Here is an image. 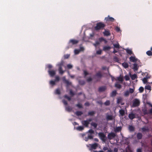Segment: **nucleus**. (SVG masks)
<instances>
[{"instance_id": "58", "label": "nucleus", "mask_w": 152, "mask_h": 152, "mask_svg": "<svg viewBox=\"0 0 152 152\" xmlns=\"http://www.w3.org/2000/svg\"><path fill=\"white\" fill-rule=\"evenodd\" d=\"M76 106L80 108H81L82 107V105L80 104H77Z\"/></svg>"}, {"instance_id": "23", "label": "nucleus", "mask_w": 152, "mask_h": 152, "mask_svg": "<svg viewBox=\"0 0 152 152\" xmlns=\"http://www.w3.org/2000/svg\"><path fill=\"white\" fill-rule=\"evenodd\" d=\"M84 127L83 126H79L76 128V129L79 131H82L84 129Z\"/></svg>"}, {"instance_id": "13", "label": "nucleus", "mask_w": 152, "mask_h": 152, "mask_svg": "<svg viewBox=\"0 0 152 152\" xmlns=\"http://www.w3.org/2000/svg\"><path fill=\"white\" fill-rule=\"evenodd\" d=\"M111 48V47L109 46H106L103 47V50L106 51L107 50H110Z\"/></svg>"}, {"instance_id": "39", "label": "nucleus", "mask_w": 152, "mask_h": 152, "mask_svg": "<svg viewBox=\"0 0 152 152\" xmlns=\"http://www.w3.org/2000/svg\"><path fill=\"white\" fill-rule=\"evenodd\" d=\"M146 54L148 56H152V52L150 50H149L146 52Z\"/></svg>"}, {"instance_id": "16", "label": "nucleus", "mask_w": 152, "mask_h": 152, "mask_svg": "<svg viewBox=\"0 0 152 152\" xmlns=\"http://www.w3.org/2000/svg\"><path fill=\"white\" fill-rule=\"evenodd\" d=\"M129 118L131 119H133L135 117V114L133 113H130L129 114Z\"/></svg>"}, {"instance_id": "19", "label": "nucleus", "mask_w": 152, "mask_h": 152, "mask_svg": "<svg viewBox=\"0 0 152 152\" xmlns=\"http://www.w3.org/2000/svg\"><path fill=\"white\" fill-rule=\"evenodd\" d=\"M106 89L105 87H100L99 89V91L100 92H102L104 91Z\"/></svg>"}, {"instance_id": "54", "label": "nucleus", "mask_w": 152, "mask_h": 152, "mask_svg": "<svg viewBox=\"0 0 152 152\" xmlns=\"http://www.w3.org/2000/svg\"><path fill=\"white\" fill-rule=\"evenodd\" d=\"M64 97L68 99V100L69 101L71 99V98L70 97L68 96L67 95H65L64 96Z\"/></svg>"}, {"instance_id": "30", "label": "nucleus", "mask_w": 152, "mask_h": 152, "mask_svg": "<svg viewBox=\"0 0 152 152\" xmlns=\"http://www.w3.org/2000/svg\"><path fill=\"white\" fill-rule=\"evenodd\" d=\"M117 93L116 91H113L111 94V96H113L116 95Z\"/></svg>"}, {"instance_id": "10", "label": "nucleus", "mask_w": 152, "mask_h": 152, "mask_svg": "<svg viewBox=\"0 0 152 152\" xmlns=\"http://www.w3.org/2000/svg\"><path fill=\"white\" fill-rule=\"evenodd\" d=\"M84 50V48L83 47H80V49L77 50L75 49L74 50V53L75 54H78L80 51L83 50Z\"/></svg>"}, {"instance_id": "29", "label": "nucleus", "mask_w": 152, "mask_h": 152, "mask_svg": "<svg viewBox=\"0 0 152 152\" xmlns=\"http://www.w3.org/2000/svg\"><path fill=\"white\" fill-rule=\"evenodd\" d=\"M115 86L118 88H121V85L119 84L118 82H117L115 84Z\"/></svg>"}, {"instance_id": "52", "label": "nucleus", "mask_w": 152, "mask_h": 152, "mask_svg": "<svg viewBox=\"0 0 152 152\" xmlns=\"http://www.w3.org/2000/svg\"><path fill=\"white\" fill-rule=\"evenodd\" d=\"M67 67L68 69H70L72 67V65L70 64H68L67 65Z\"/></svg>"}, {"instance_id": "33", "label": "nucleus", "mask_w": 152, "mask_h": 152, "mask_svg": "<svg viewBox=\"0 0 152 152\" xmlns=\"http://www.w3.org/2000/svg\"><path fill=\"white\" fill-rule=\"evenodd\" d=\"M91 125L94 126L95 128H96L97 127V124L95 123L94 122H92L91 124Z\"/></svg>"}, {"instance_id": "7", "label": "nucleus", "mask_w": 152, "mask_h": 152, "mask_svg": "<svg viewBox=\"0 0 152 152\" xmlns=\"http://www.w3.org/2000/svg\"><path fill=\"white\" fill-rule=\"evenodd\" d=\"M116 136V134L114 133H109L107 136L109 140H111L114 138Z\"/></svg>"}, {"instance_id": "59", "label": "nucleus", "mask_w": 152, "mask_h": 152, "mask_svg": "<svg viewBox=\"0 0 152 152\" xmlns=\"http://www.w3.org/2000/svg\"><path fill=\"white\" fill-rule=\"evenodd\" d=\"M88 138L89 139H91L93 138V136L91 135H88Z\"/></svg>"}, {"instance_id": "31", "label": "nucleus", "mask_w": 152, "mask_h": 152, "mask_svg": "<svg viewBox=\"0 0 152 152\" xmlns=\"http://www.w3.org/2000/svg\"><path fill=\"white\" fill-rule=\"evenodd\" d=\"M75 114L79 116L82 115V114H83V113L81 111H78L75 113Z\"/></svg>"}, {"instance_id": "35", "label": "nucleus", "mask_w": 152, "mask_h": 152, "mask_svg": "<svg viewBox=\"0 0 152 152\" xmlns=\"http://www.w3.org/2000/svg\"><path fill=\"white\" fill-rule=\"evenodd\" d=\"M122 100V99L120 97L118 98L117 100V102L118 104H120Z\"/></svg>"}, {"instance_id": "51", "label": "nucleus", "mask_w": 152, "mask_h": 152, "mask_svg": "<svg viewBox=\"0 0 152 152\" xmlns=\"http://www.w3.org/2000/svg\"><path fill=\"white\" fill-rule=\"evenodd\" d=\"M55 94H60V91L59 89H56L55 92Z\"/></svg>"}, {"instance_id": "56", "label": "nucleus", "mask_w": 152, "mask_h": 152, "mask_svg": "<svg viewBox=\"0 0 152 152\" xmlns=\"http://www.w3.org/2000/svg\"><path fill=\"white\" fill-rule=\"evenodd\" d=\"M69 54H66L64 55V57L65 58H69Z\"/></svg>"}, {"instance_id": "20", "label": "nucleus", "mask_w": 152, "mask_h": 152, "mask_svg": "<svg viewBox=\"0 0 152 152\" xmlns=\"http://www.w3.org/2000/svg\"><path fill=\"white\" fill-rule=\"evenodd\" d=\"M106 118L107 120L108 121L113 120V117L112 115H107Z\"/></svg>"}, {"instance_id": "34", "label": "nucleus", "mask_w": 152, "mask_h": 152, "mask_svg": "<svg viewBox=\"0 0 152 152\" xmlns=\"http://www.w3.org/2000/svg\"><path fill=\"white\" fill-rule=\"evenodd\" d=\"M56 82L55 81V80L53 81V80H51L50 82V85L52 86H53L56 83Z\"/></svg>"}, {"instance_id": "41", "label": "nucleus", "mask_w": 152, "mask_h": 152, "mask_svg": "<svg viewBox=\"0 0 152 152\" xmlns=\"http://www.w3.org/2000/svg\"><path fill=\"white\" fill-rule=\"evenodd\" d=\"M72 108L69 107H66V110L69 112H70L72 110Z\"/></svg>"}, {"instance_id": "17", "label": "nucleus", "mask_w": 152, "mask_h": 152, "mask_svg": "<svg viewBox=\"0 0 152 152\" xmlns=\"http://www.w3.org/2000/svg\"><path fill=\"white\" fill-rule=\"evenodd\" d=\"M116 80H118L121 83H122L123 81V78L122 77L119 76V77H117L116 78Z\"/></svg>"}, {"instance_id": "9", "label": "nucleus", "mask_w": 152, "mask_h": 152, "mask_svg": "<svg viewBox=\"0 0 152 152\" xmlns=\"http://www.w3.org/2000/svg\"><path fill=\"white\" fill-rule=\"evenodd\" d=\"M103 39V38H101L99 39V41H96L95 43L93 44V45L95 47H96L97 45H99L100 43V42Z\"/></svg>"}, {"instance_id": "12", "label": "nucleus", "mask_w": 152, "mask_h": 152, "mask_svg": "<svg viewBox=\"0 0 152 152\" xmlns=\"http://www.w3.org/2000/svg\"><path fill=\"white\" fill-rule=\"evenodd\" d=\"M130 61H131L135 62L137 61V59L134 56H131L129 58Z\"/></svg>"}, {"instance_id": "18", "label": "nucleus", "mask_w": 152, "mask_h": 152, "mask_svg": "<svg viewBox=\"0 0 152 152\" xmlns=\"http://www.w3.org/2000/svg\"><path fill=\"white\" fill-rule=\"evenodd\" d=\"M130 77L132 80H134L137 78V75L136 74H134L133 75H131V74H130Z\"/></svg>"}, {"instance_id": "63", "label": "nucleus", "mask_w": 152, "mask_h": 152, "mask_svg": "<svg viewBox=\"0 0 152 152\" xmlns=\"http://www.w3.org/2000/svg\"><path fill=\"white\" fill-rule=\"evenodd\" d=\"M70 94L71 95H74V93L71 90H70Z\"/></svg>"}, {"instance_id": "4", "label": "nucleus", "mask_w": 152, "mask_h": 152, "mask_svg": "<svg viewBox=\"0 0 152 152\" xmlns=\"http://www.w3.org/2000/svg\"><path fill=\"white\" fill-rule=\"evenodd\" d=\"M63 62L62 61L60 63L58 64V66L59 67V73L61 74H63L64 72V71H63L62 69V66H63Z\"/></svg>"}, {"instance_id": "15", "label": "nucleus", "mask_w": 152, "mask_h": 152, "mask_svg": "<svg viewBox=\"0 0 152 152\" xmlns=\"http://www.w3.org/2000/svg\"><path fill=\"white\" fill-rule=\"evenodd\" d=\"M78 41L74 39H71L69 41V43H72L73 45L77 43Z\"/></svg>"}, {"instance_id": "3", "label": "nucleus", "mask_w": 152, "mask_h": 152, "mask_svg": "<svg viewBox=\"0 0 152 152\" xmlns=\"http://www.w3.org/2000/svg\"><path fill=\"white\" fill-rule=\"evenodd\" d=\"M100 139L103 142H105L106 140V138L105 135L104 133L102 132H100L98 133Z\"/></svg>"}, {"instance_id": "6", "label": "nucleus", "mask_w": 152, "mask_h": 152, "mask_svg": "<svg viewBox=\"0 0 152 152\" xmlns=\"http://www.w3.org/2000/svg\"><path fill=\"white\" fill-rule=\"evenodd\" d=\"M91 119H88L86 121H81L82 124L85 126L87 127L89 123V122L91 121Z\"/></svg>"}, {"instance_id": "24", "label": "nucleus", "mask_w": 152, "mask_h": 152, "mask_svg": "<svg viewBox=\"0 0 152 152\" xmlns=\"http://www.w3.org/2000/svg\"><path fill=\"white\" fill-rule=\"evenodd\" d=\"M142 137V134L141 133H138L137 135V139H141Z\"/></svg>"}, {"instance_id": "45", "label": "nucleus", "mask_w": 152, "mask_h": 152, "mask_svg": "<svg viewBox=\"0 0 152 152\" xmlns=\"http://www.w3.org/2000/svg\"><path fill=\"white\" fill-rule=\"evenodd\" d=\"M134 88H130L129 89V93L132 94L134 92Z\"/></svg>"}, {"instance_id": "5", "label": "nucleus", "mask_w": 152, "mask_h": 152, "mask_svg": "<svg viewBox=\"0 0 152 152\" xmlns=\"http://www.w3.org/2000/svg\"><path fill=\"white\" fill-rule=\"evenodd\" d=\"M140 104V101L138 99H135L133 102V107H137Z\"/></svg>"}, {"instance_id": "47", "label": "nucleus", "mask_w": 152, "mask_h": 152, "mask_svg": "<svg viewBox=\"0 0 152 152\" xmlns=\"http://www.w3.org/2000/svg\"><path fill=\"white\" fill-rule=\"evenodd\" d=\"M125 80L126 81L129 80L130 79V78H129V76L127 75H126L125 76Z\"/></svg>"}, {"instance_id": "27", "label": "nucleus", "mask_w": 152, "mask_h": 152, "mask_svg": "<svg viewBox=\"0 0 152 152\" xmlns=\"http://www.w3.org/2000/svg\"><path fill=\"white\" fill-rule=\"evenodd\" d=\"M103 34L105 36H107L110 35L109 32L106 30L105 31L103 32Z\"/></svg>"}, {"instance_id": "36", "label": "nucleus", "mask_w": 152, "mask_h": 152, "mask_svg": "<svg viewBox=\"0 0 152 152\" xmlns=\"http://www.w3.org/2000/svg\"><path fill=\"white\" fill-rule=\"evenodd\" d=\"M95 113V112L94 111L89 112L88 113V115H93Z\"/></svg>"}, {"instance_id": "1", "label": "nucleus", "mask_w": 152, "mask_h": 152, "mask_svg": "<svg viewBox=\"0 0 152 152\" xmlns=\"http://www.w3.org/2000/svg\"><path fill=\"white\" fill-rule=\"evenodd\" d=\"M98 144L96 143H95L93 144H89L87 145V146L88 148H89V150H91L92 149H96L98 146Z\"/></svg>"}, {"instance_id": "22", "label": "nucleus", "mask_w": 152, "mask_h": 152, "mask_svg": "<svg viewBox=\"0 0 152 152\" xmlns=\"http://www.w3.org/2000/svg\"><path fill=\"white\" fill-rule=\"evenodd\" d=\"M125 50L126 51L127 53L128 54H129L130 55L133 54L131 50L129 49L128 48H127L125 49Z\"/></svg>"}, {"instance_id": "48", "label": "nucleus", "mask_w": 152, "mask_h": 152, "mask_svg": "<svg viewBox=\"0 0 152 152\" xmlns=\"http://www.w3.org/2000/svg\"><path fill=\"white\" fill-rule=\"evenodd\" d=\"M102 50H97L96 52V53L97 54L100 55L102 53Z\"/></svg>"}, {"instance_id": "40", "label": "nucleus", "mask_w": 152, "mask_h": 152, "mask_svg": "<svg viewBox=\"0 0 152 152\" xmlns=\"http://www.w3.org/2000/svg\"><path fill=\"white\" fill-rule=\"evenodd\" d=\"M129 91H126L125 92L124 95L126 96H128L129 95Z\"/></svg>"}, {"instance_id": "64", "label": "nucleus", "mask_w": 152, "mask_h": 152, "mask_svg": "<svg viewBox=\"0 0 152 152\" xmlns=\"http://www.w3.org/2000/svg\"><path fill=\"white\" fill-rule=\"evenodd\" d=\"M108 148L107 147H104L103 148V150L104 151L108 150Z\"/></svg>"}, {"instance_id": "26", "label": "nucleus", "mask_w": 152, "mask_h": 152, "mask_svg": "<svg viewBox=\"0 0 152 152\" xmlns=\"http://www.w3.org/2000/svg\"><path fill=\"white\" fill-rule=\"evenodd\" d=\"M113 45L114 46V47L115 48L118 49H119L120 48V45L118 43L115 44H113Z\"/></svg>"}, {"instance_id": "11", "label": "nucleus", "mask_w": 152, "mask_h": 152, "mask_svg": "<svg viewBox=\"0 0 152 152\" xmlns=\"http://www.w3.org/2000/svg\"><path fill=\"white\" fill-rule=\"evenodd\" d=\"M49 74L50 76L53 77L55 74L56 71L54 70L48 71Z\"/></svg>"}, {"instance_id": "14", "label": "nucleus", "mask_w": 152, "mask_h": 152, "mask_svg": "<svg viewBox=\"0 0 152 152\" xmlns=\"http://www.w3.org/2000/svg\"><path fill=\"white\" fill-rule=\"evenodd\" d=\"M150 78V77L146 76L145 77H144L142 80L143 83H146L147 82V79Z\"/></svg>"}, {"instance_id": "8", "label": "nucleus", "mask_w": 152, "mask_h": 152, "mask_svg": "<svg viewBox=\"0 0 152 152\" xmlns=\"http://www.w3.org/2000/svg\"><path fill=\"white\" fill-rule=\"evenodd\" d=\"M105 20L107 21H113L114 20V19L110 17L109 16H108L107 17L105 18Z\"/></svg>"}, {"instance_id": "44", "label": "nucleus", "mask_w": 152, "mask_h": 152, "mask_svg": "<svg viewBox=\"0 0 152 152\" xmlns=\"http://www.w3.org/2000/svg\"><path fill=\"white\" fill-rule=\"evenodd\" d=\"M129 129L131 131H133L134 130V127L132 126H130L129 127Z\"/></svg>"}, {"instance_id": "21", "label": "nucleus", "mask_w": 152, "mask_h": 152, "mask_svg": "<svg viewBox=\"0 0 152 152\" xmlns=\"http://www.w3.org/2000/svg\"><path fill=\"white\" fill-rule=\"evenodd\" d=\"M133 69H134V71H137L138 69V66L136 64H133Z\"/></svg>"}, {"instance_id": "50", "label": "nucleus", "mask_w": 152, "mask_h": 152, "mask_svg": "<svg viewBox=\"0 0 152 152\" xmlns=\"http://www.w3.org/2000/svg\"><path fill=\"white\" fill-rule=\"evenodd\" d=\"M142 131H148V128L146 127H144L142 128Z\"/></svg>"}, {"instance_id": "28", "label": "nucleus", "mask_w": 152, "mask_h": 152, "mask_svg": "<svg viewBox=\"0 0 152 152\" xmlns=\"http://www.w3.org/2000/svg\"><path fill=\"white\" fill-rule=\"evenodd\" d=\"M63 80L65 81V83L67 85H70L71 84V83L69 82L68 81L65 80V77H63Z\"/></svg>"}, {"instance_id": "42", "label": "nucleus", "mask_w": 152, "mask_h": 152, "mask_svg": "<svg viewBox=\"0 0 152 152\" xmlns=\"http://www.w3.org/2000/svg\"><path fill=\"white\" fill-rule=\"evenodd\" d=\"M140 92L142 93L143 92L144 90V88L142 87H140L139 89Z\"/></svg>"}, {"instance_id": "49", "label": "nucleus", "mask_w": 152, "mask_h": 152, "mask_svg": "<svg viewBox=\"0 0 152 152\" xmlns=\"http://www.w3.org/2000/svg\"><path fill=\"white\" fill-rule=\"evenodd\" d=\"M126 152H133L131 150L129 147L126 148Z\"/></svg>"}, {"instance_id": "37", "label": "nucleus", "mask_w": 152, "mask_h": 152, "mask_svg": "<svg viewBox=\"0 0 152 152\" xmlns=\"http://www.w3.org/2000/svg\"><path fill=\"white\" fill-rule=\"evenodd\" d=\"M145 88L146 89L149 90L150 91L151 90V86L150 85H147L145 86Z\"/></svg>"}, {"instance_id": "61", "label": "nucleus", "mask_w": 152, "mask_h": 152, "mask_svg": "<svg viewBox=\"0 0 152 152\" xmlns=\"http://www.w3.org/2000/svg\"><path fill=\"white\" fill-rule=\"evenodd\" d=\"M137 152H142L141 149L140 148H138L137 150Z\"/></svg>"}, {"instance_id": "55", "label": "nucleus", "mask_w": 152, "mask_h": 152, "mask_svg": "<svg viewBox=\"0 0 152 152\" xmlns=\"http://www.w3.org/2000/svg\"><path fill=\"white\" fill-rule=\"evenodd\" d=\"M88 132L91 134H92L94 133V131L92 129H90L88 131Z\"/></svg>"}, {"instance_id": "60", "label": "nucleus", "mask_w": 152, "mask_h": 152, "mask_svg": "<svg viewBox=\"0 0 152 152\" xmlns=\"http://www.w3.org/2000/svg\"><path fill=\"white\" fill-rule=\"evenodd\" d=\"M63 103L65 105H66L67 104V102L65 100H63Z\"/></svg>"}, {"instance_id": "38", "label": "nucleus", "mask_w": 152, "mask_h": 152, "mask_svg": "<svg viewBox=\"0 0 152 152\" xmlns=\"http://www.w3.org/2000/svg\"><path fill=\"white\" fill-rule=\"evenodd\" d=\"M96 76L98 77H101L102 76V75L100 72H99L96 75Z\"/></svg>"}, {"instance_id": "46", "label": "nucleus", "mask_w": 152, "mask_h": 152, "mask_svg": "<svg viewBox=\"0 0 152 152\" xmlns=\"http://www.w3.org/2000/svg\"><path fill=\"white\" fill-rule=\"evenodd\" d=\"M121 130V128L120 127H118L116 128L115 129V131L116 132H118L120 131Z\"/></svg>"}, {"instance_id": "32", "label": "nucleus", "mask_w": 152, "mask_h": 152, "mask_svg": "<svg viewBox=\"0 0 152 152\" xmlns=\"http://www.w3.org/2000/svg\"><path fill=\"white\" fill-rule=\"evenodd\" d=\"M122 65L125 68H127L128 67V64L127 63L125 62L122 63Z\"/></svg>"}, {"instance_id": "43", "label": "nucleus", "mask_w": 152, "mask_h": 152, "mask_svg": "<svg viewBox=\"0 0 152 152\" xmlns=\"http://www.w3.org/2000/svg\"><path fill=\"white\" fill-rule=\"evenodd\" d=\"M110 104V101L109 100H107L104 103V104L106 106L109 105Z\"/></svg>"}, {"instance_id": "62", "label": "nucleus", "mask_w": 152, "mask_h": 152, "mask_svg": "<svg viewBox=\"0 0 152 152\" xmlns=\"http://www.w3.org/2000/svg\"><path fill=\"white\" fill-rule=\"evenodd\" d=\"M84 73L85 76H86L88 74V73L86 71H84Z\"/></svg>"}, {"instance_id": "25", "label": "nucleus", "mask_w": 152, "mask_h": 152, "mask_svg": "<svg viewBox=\"0 0 152 152\" xmlns=\"http://www.w3.org/2000/svg\"><path fill=\"white\" fill-rule=\"evenodd\" d=\"M119 113L122 116H123L125 114V111L124 110L121 109L119 110Z\"/></svg>"}, {"instance_id": "2", "label": "nucleus", "mask_w": 152, "mask_h": 152, "mask_svg": "<svg viewBox=\"0 0 152 152\" xmlns=\"http://www.w3.org/2000/svg\"><path fill=\"white\" fill-rule=\"evenodd\" d=\"M105 25L102 23H97L96 26L95 27V29L96 30H98L103 28L105 26Z\"/></svg>"}, {"instance_id": "57", "label": "nucleus", "mask_w": 152, "mask_h": 152, "mask_svg": "<svg viewBox=\"0 0 152 152\" xmlns=\"http://www.w3.org/2000/svg\"><path fill=\"white\" fill-rule=\"evenodd\" d=\"M115 29V30L118 32H119L120 31V28L118 27H116Z\"/></svg>"}, {"instance_id": "53", "label": "nucleus", "mask_w": 152, "mask_h": 152, "mask_svg": "<svg viewBox=\"0 0 152 152\" xmlns=\"http://www.w3.org/2000/svg\"><path fill=\"white\" fill-rule=\"evenodd\" d=\"M60 79V78L58 76H56V80H55V81L56 82L58 81Z\"/></svg>"}]
</instances>
